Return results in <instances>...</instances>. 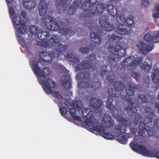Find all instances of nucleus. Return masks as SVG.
Instances as JSON below:
<instances>
[{"label":"nucleus","instance_id":"f257e3e1","mask_svg":"<svg viewBox=\"0 0 159 159\" xmlns=\"http://www.w3.org/2000/svg\"><path fill=\"white\" fill-rule=\"evenodd\" d=\"M98 2V0H88L84 2L81 7L83 12L79 15L78 17L83 21L82 23L92 31L90 34L91 40L95 43L101 44L102 42L101 36L96 34L98 27L92 21L87 18V17L90 18L95 14L96 11L94 9Z\"/></svg>","mask_w":159,"mask_h":159},{"label":"nucleus","instance_id":"f03ea898","mask_svg":"<svg viewBox=\"0 0 159 159\" xmlns=\"http://www.w3.org/2000/svg\"><path fill=\"white\" fill-rule=\"evenodd\" d=\"M114 89H111L109 90L108 93L109 96L107 98L106 102L107 108L115 111L116 110V107L112 104L113 101V97L117 98L121 95V91L125 89L126 94L129 96H132L134 94V90L138 89L137 85L134 83L130 82H128L125 85L123 84L121 81H118L114 84Z\"/></svg>","mask_w":159,"mask_h":159},{"label":"nucleus","instance_id":"7ed1b4c3","mask_svg":"<svg viewBox=\"0 0 159 159\" xmlns=\"http://www.w3.org/2000/svg\"><path fill=\"white\" fill-rule=\"evenodd\" d=\"M144 110L146 115L144 122L141 121L139 123L138 135L144 138L146 135L145 132H147V134L149 136L157 137V133L153 130L154 125L152 124V119L155 116L154 112L150 107H146Z\"/></svg>","mask_w":159,"mask_h":159},{"label":"nucleus","instance_id":"20e7f679","mask_svg":"<svg viewBox=\"0 0 159 159\" xmlns=\"http://www.w3.org/2000/svg\"><path fill=\"white\" fill-rule=\"evenodd\" d=\"M143 61V58L142 57H138L135 59L134 56H131L122 61L121 66L122 68L131 70L135 69L139 65L142 70L147 72L148 71L151 69V66L147 64L141 65V62Z\"/></svg>","mask_w":159,"mask_h":159},{"label":"nucleus","instance_id":"39448f33","mask_svg":"<svg viewBox=\"0 0 159 159\" xmlns=\"http://www.w3.org/2000/svg\"><path fill=\"white\" fill-rule=\"evenodd\" d=\"M55 20V19L49 15L45 16L42 19L43 22L49 30L54 31L59 30L61 34L66 36H71L75 34V32L70 30V28L60 29V26Z\"/></svg>","mask_w":159,"mask_h":159},{"label":"nucleus","instance_id":"423d86ee","mask_svg":"<svg viewBox=\"0 0 159 159\" xmlns=\"http://www.w3.org/2000/svg\"><path fill=\"white\" fill-rule=\"evenodd\" d=\"M108 39L110 41H116L115 44H110L108 47V51L113 54L123 57L126 54V49L120 45V41L122 39V38L120 36L112 34L109 35Z\"/></svg>","mask_w":159,"mask_h":159},{"label":"nucleus","instance_id":"0eeeda50","mask_svg":"<svg viewBox=\"0 0 159 159\" xmlns=\"http://www.w3.org/2000/svg\"><path fill=\"white\" fill-rule=\"evenodd\" d=\"M77 76L80 77V82L78 84L81 88H91L94 90L97 89L101 86V83L98 81L93 82L90 78V73L85 71L81 73H79Z\"/></svg>","mask_w":159,"mask_h":159},{"label":"nucleus","instance_id":"6e6552de","mask_svg":"<svg viewBox=\"0 0 159 159\" xmlns=\"http://www.w3.org/2000/svg\"><path fill=\"white\" fill-rule=\"evenodd\" d=\"M130 146L134 151L140 154L143 156L155 157L159 159V151H157L156 150H149L147 149L145 146L133 142L130 143Z\"/></svg>","mask_w":159,"mask_h":159},{"label":"nucleus","instance_id":"1a4fd4ad","mask_svg":"<svg viewBox=\"0 0 159 159\" xmlns=\"http://www.w3.org/2000/svg\"><path fill=\"white\" fill-rule=\"evenodd\" d=\"M40 83L44 91L47 93L52 94L54 98L63 100V97L58 91L53 92L52 88H54L56 87V83L52 79L49 78L47 81L41 80H40Z\"/></svg>","mask_w":159,"mask_h":159},{"label":"nucleus","instance_id":"9d476101","mask_svg":"<svg viewBox=\"0 0 159 159\" xmlns=\"http://www.w3.org/2000/svg\"><path fill=\"white\" fill-rule=\"evenodd\" d=\"M48 43L51 45L57 46V49L52 52L53 56L55 58H57L59 57L67 48V45L59 44L60 40L59 36L57 35H54L50 38Z\"/></svg>","mask_w":159,"mask_h":159},{"label":"nucleus","instance_id":"9b49d317","mask_svg":"<svg viewBox=\"0 0 159 159\" xmlns=\"http://www.w3.org/2000/svg\"><path fill=\"white\" fill-rule=\"evenodd\" d=\"M86 58L88 60H84L78 64L75 67L77 70H81L84 69L92 70H94L96 67V55L91 54L87 56Z\"/></svg>","mask_w":159,"mask_h":159},{"label":"nucleus","instance_id":"f8f14e48","mask_svg":"<svg viewBox=\"0 0 159 159\" xmlns=\"http://www.w3.org/2000/svg\"><path fill=\"white\" fill-rule=\"evenodd\" d=\"M32 68L35 75L41 77L39 80L40 84L41 80L47 81L48 79L46 80L47 76L49 75L50 72L49 71V69L48 67H44L43 70H41L39 66L38 62H36L32 66Z\"/></svg>","mask_w":159,"mask_h":159},{"label":"nucleus","instance_id":"ddd939ff","mask_svg":"<svg viewBox=\"0 0 159 159\" xmlns=\"http://www.w3.org/2000/svg\"><path fill=\"white\" fill-rule=\"evenodd\" d=\"M11 19L14 25H20V27L18 28L17 30L18 33L22 34H25L27 33V27L26 25V23L24 21L21 22L20 16L18 15H16L14 17H11Z\"/></svg>","mask_w":159,"mask_h":159},{"label":"nucleus","instance_id":"4468645a","mask_svg":"<svg viewBox=\"0 0 159 159\" xmlns=\"http://www.w3.org/2000/svg\"><path fill=\"white\" fill-rule=\"evenodd\" d=\"M91 129L94 132L100 134V135L107 139H111L113 138V135L110 133L106 132L105 127L99 125L98 122L97 124L93 125Z\"/></svg>","mask_w":159,"mask_h":159},{"label":"nucleus","instance_id":"2eb2a0df","mask_svg":"<svg viewBox=\"0 0 159 159\" xmlns=\"http://www.w3.org/2000/svg\"><path fill=\"white\" fill-rule=\"evenodd\" d=\"M89 110L88 108H84L82 110V112L83 116L86 118L84 121L85 124L89 126L91 129L92 126L94 124H97L98 121L93 117L92 112L91 111L88 112Z\"/></svg>","mask_w":159,"mask_h":159},{"label":"nucleus","instance_id":"dca6fc26","mask_svg":"<svg viewBox=\"0 0 159 159\" xmlns=\"http://www.w3.org/2000/svg\"><path fill=\"white\" fill-rule=\"evenodd\" d=\"M107 66L105 65H102L101 66V70L100 71V74L102 77L107 75L106 79L108 83H112L114 81L113 78H114V74L112 70L107 71Z\"/></svg>","mask_w":159,"mask_h":159},{"label":"nucleus","instance_id":"f3484780","mask_svg":"<svg viewBox=\"0 0 159 159\" xmlns=\"http://www.w3.org/2000/svg\"><path fill=\"white\" fill-rule=\"evenodd\" d=\"M123 98L124 100L128 102V105L129 106L124 108V112L125 111L127 114H129L136 113L137 111V109L136 107L133 106L134 103L131 98L127 96H125L123 97Z\"/></svg>","mask_w":159,"mask_h":159},{"label":"nucleus","instance_id":"a211bd4d","mask_svg":"<svg viewBox=\"0 0 159 159\" xmlns=\"http://www.w3.org/2000/svg\"><path fill=\"white\" fill-rule=\"evenodd\" d=\"M139 50L143 54H146L152 51L154 48V46L152 44L145 43L143 41H140L139 43L137 44Z\"/></svg>","mask_w":159,"mask_h":159},{"label":"nucleus","instance_id":"6ab92c4d","mask_svg":"<svg viewBox=\"0 0 159 159\" xmlns=\"http://www.w3.org/2000/svg\"><path fill=\"white\" fill-rule=\"evenodd\" d=\"M122 124H120L115 126V130L117 133L124 134L127 130L126 126H129L131 124V122L129 120L125 119Z\"/></svg>","mask_w":159,"mask_h":159},{"label":"nucleus","instance_id":"aec40b11","mask_svg":"<svg viewBox=\"0 0 159 159\" xmlns=\"http://www.w3.org/2000/svg\"><path fill=\"white\" fill-rule=\"evenodd\" d=\"M90 104L94 111L99 113L102 111L101 107L102 102L101 100L96 98H92L90 101Z\"/></svg>","mask_w":159,"mask_h":159},{"label":"nucleus","instance_id":"412c9836","mask_svg":"<svg viewBox=\"0 0 159 159\" xmlns=\"http://www.w3.org/2000/svg\"><path fill=\"white\" fill-rule=\"evenodd\" d=\"M99 23L106 31H110L114 29L113 25L110 24L107 20L105 16H102L99 19Z\"/></svg>","mask_w":159,"mask_h":159},{"label":"nucleus","instance_id":"4be33fe9","mask_svg":"<svg viewBox=\"0 0 159 159\" xmlns=\"http://www.w3.org/2000/svg\"><path fill=\"white\" fill-rule=\"evenodd\" d=\"M130 27L126 25L122 24L119 25L117 29L116 33L117 34L122 35H126L129 33Z\"/></svg>","mask_w":159,"mask_h":159},{"label":"nucleus","instance_id":"5701e85b","mask_svg":"<svg viewBox=\"0 0 159 159\" xmlns=\"http://www.w3.org/2000/svg\"><path fill=\"white\" fill-rule=\"evenodd\" d=\"M48 4L46 2V0H40L38 6L39 15L44 16L47 12Z\"/></svg>","mask_w":159,"mask_h":159},{"label":"nucleus","instance_id":"b1692460","mask_svg":"<svg viewBox=\"0 0 159 159\" xmlns=\"http://www.w3.org/2000/svg\"><path fill=\"white\" fill-rule=\"evenodd\" d=\"M61 84L63 89L66 90H69L71 86V83L69 76L65 75L61 78Z\"/></svg>","mask_w":159,"mask_h":159},{"label":"nucleus","instance_id":"393cba45","mask_svg":"<svg viewBox=\"0 0 159 159\" xmlns=\"http://www.w3.org/2000/svg\"><path fill=\"white\" fill-rule=\"evenodd\" d=\"M83 0H75L68 10V13L70 15H73L75 13L77 7L81 4Z\"/></svg>","mask_w":159,"mask_h":159},{"label":"nucleus","instance_id":"a878e982","mask_svg":"<svg viewBox=\"0 0 159 159\" xmlns=\"http://www.w3.org/2000/svg\"><path fill=\"white\" fill-rule=\"evenodd\" d=\"M159 30L156 35L152 36L149 34H146L144 36V39L146 41L153 43H157L159 42Z\"/></svg>","mask_w":159,"mask_h":159},{"label":"nucleus","instance_id":"bb28decb","mask_svg":"<svg viewBox=\"0 0 159 159\" xmlns=\"http://www.w3.org/2000/svg\"><path fill=\"white\" fill-rule=\"evenodd\" d=\"M23 4L24 7L28 10L35 8L36 4L35 0H23Z\"/></svg>","mask_w":159,"mask_h":159},{"label":"nucleus","instance_id":"cd10ccee","mask_svg":"<svg viewBox=\"0 0 159 159\" xmlns=\"http://www.w3.org/2000/svg\"><path fill=\"white\" fill-rule=\"evenodd\" d=\"M102 121L106 126L107 128L112 127L114 125V122L112 121L111 117L107 114L104 115Z\"/></svg>","mask_w":159,"mask_h":159},{"label":"nucleus","instance_id":"c85d7f7f","mask_svg":"<svg viewBox=\"0 0 159 159\" xmlns=\"http://www.w3.org/2000/svg\"><path fill=\"white\" fill-rule=\"evenodd\" d=\"M118 59L115 56L109 57L107 60V63L110 66L111 70L115 68L117 65Z\"/></svg>","mask_w":159,"mask_h":159},{"label":"nucleus","instance_id":"c756f323","mask_svg":"<svg viewBox=\"0 0 159 159\" xmlns=\"http://www.w3.org/2000/svg\"><path fill=\"white\" fill-rule=\"evenodd\" d=\"M153 82L159 86V70L155 69L151 75Z\"/></svg>","mask_w":159,"mask_h":159},{"label":"nucleus","instance_id":"7c9ffc66","mask_svg":"<svg viewBox=\"0 0 159 159\" xmlns=\"http://www.w3.org/2000/svg\"><path fill=\"white\" fill-rule=\"evenodd\" d=\"M65 57L67 59L75 64H77L80 61L78 58L72 53H67Z\"/></svg>","mask_w":159,"mask_h":159},{"label":"nucleus","instance_id":"2f4dec72","mask_svg":"<svg viewBox=\"0 0 159 159\" xmlns=\"http://www.w3.org/2000/svg\"><path fill=\"white\" fill-rule=\"evenodd\" d=\"M53 55L52 53V55L50 54H49L46 56L45 58H41L39 59V62L43 65H45L50 62L52 61Z\"/></svg>","mask_w":159,"mask_h":159},{"label":"nucleus","instance_id":"473e14b6","mask_svg":"<svg viewBox=\"0 0 159 159\" xmlns=\"http://www.w3.org/2000/svg\"><path fill=\"white\" fill-rule=\"evenodd\" d=\"M37 35L39 39L43 41L48 38L50 36V34L47 31H42L39 32Z\"/></svg>","mask_w":159,"mask_h":159},{"label":"nucleus","instance_id":"72a5a7b5","mask_svg":"<svg viewBox=\"0 0 159 159\" xmlns=\"http://www.w3.org/2000/svg\"><path fill=\"white\" fill-rule=\"evenodd\" d=\"M120 133H119V134L116 137V139L118 141L122 144H126L128 140V138L125 135Z\"/></svg>","mask_w":159,"mask_h":159},{"label":"nucleus","instance_id":"f704fd0d","mask_svg":"<svg viewBox=\"0 0 159 159\" xmlns=\"http://www.w3.org/2000/svg\"><path fill=\"white\" fill-rule=\"evenodd\" d=\"M69 112L72 116V118L75 120H77L79 121H81V117L79 116L75 115L76 110L74 108H70L69 109Z\"/></svg>","mask_w":159,"mask_h":159},{"label":"nucleus","instance_id":"c9c22d12","mask_svg":"<svg viewBox=\"0 0 159 159\" xmlns=\"http://www.w3.org/2000/svg\"><path fill=\"white\" fill-rule=\"evenodd\" d=\"M107 9L109 13L111 16H114L117 15L118 11L117 8L113 5H109L107 8Z\"/></svg>","mask_w":159,"mask_h":159},{"label":"nucleus","instance_id":"e433bc0d","mask_svg":"<svg viewBox=\"0 0 159 159\" xmlns=\"http://www.w3.org/2000/svg\"><path fill=\"white\" fill-rule=\"evenodd\" d=\"M95 8L97 9V11L100 14L102 13L105 9V5L102 3H100L98 4Z\"/></svg>","mask_w":159,"mask_h":159},{"label":"nucleus","instance_id":"4c0bfd02","mask_svg":"<svg viewBox=\"0 0 159 159\" xmlns=\"http://www.w3.org/2000/svg\"><path fill=\"white\" fill-rule=\"evenodd\" d=\"M90 46L82 47L80 48V50L82 53L87 54L89 53L90 51Z\"/></svg>","mask_w":159,"mask_h":159},{"label":"nucleus","instance_id":"58836bf2","mask_svg":"<svg viewBox=\"0 0 159 159\" xmlns=\"http://www.w3.org/2000/svg\"><path fill=\"white\" fill-rule=\"evenodd\" d=\"M142 116L140 114H137L135 115L134 124V125H137L141 120Z\"/></svg>","mask_w":159,"mask_h":159},{"label":"nucleus","instance_id":"ea45409f","mask_svg":"<svg viewBox=\"0 0 159 159\" xmlns=\"http://www.w3.org/2000/svg\"><path fill=\"white\" fill-rule=\"evenodd\" d=\"M134 23V17L132 16H130L128 18L126 19L124 23L131 26L133 25Z\"/></svg>","mask_w":159,"mask_h":159},{"label":"nucleus","instance_id":"a19ab883","mask_svg":"<svg viewBox=\"0 0 159 159\" xmlns=\"http://www.w3.org/2000/svg\"><path fill=\"white\" fill-rule=\"evenodd\" d=\"M138 99H140L142 103H146L148 102V100L145 96L142 93L138 94Z\"/></svg>","mask_w":159,"mask_h":159},{"label":"nucleus","instance_id":"79ce46f5","mask_svg":"<svg viewBox=\"0 0 159 159\" xmlns=\"http://www.w3.org/2000/svg\"><path fill=\"white\" fill-rule=\"evenodd\" d=\"M69 0H56V5L57 6H63L66 5Z\"/></svg>","mask_w":159,"mask_h":159},{"label":"nucleus","instance_id":"37998d69","mask_svg":"<svg viewBox=\"0 0 159 159\" xmlns=\"http://www.w3.org/2000/svg\"><path fill=\"white\" fill-rule=\"evenodd\" d=\"M49 53L45 51H43L41 52H40L39 53V61L38 62H39V59H40L41 58H43V57H44V58H45L46 57V56H47V55L49 54Z\"/></svg>","mask_w":159,"mask_h":159},{"label":"nucleus","instance_id":"c03bdc74","mask_svg":"<svg viewBox=\"0 0 159 159\" xmlns=\"http://www.w3.org/2000/svg\"><path fill=\"white\" fill-rule=\"evenodd\" d=\"M116 18L117 19H119L120 21L124 23L126 19L125 15L123 14H121L118 16L117 15Z\"/></svg>","mask_w":159,"mask_h":159},{"label":"nucleus","instance_id":"a18cd8bd","mask_svg":"<svg viewBox=\"0 0 159 159\" xmlns=\"http://www.w3.org/2000/svg\"><path fill=\"white\" fill-rule=\"evenodd\" d=\"M61 25L65 26L67 25L69 23L70 21L68 20L67 19L62 18L60 21Z\"/></svg>","mask_w":159,"mask_h":159},{"label":"nucleus","instance_id":"49530a36","mask_svg":"<svg viewBox=\"0 0 159 159\" xmlns=\"http://www.w3.org/2000/svg\"><path fill=\"white\" fill-rule=\"evenodd\" d=\"M9 12L10 16L11 17L14 16L15 14V11L14 8L13 7H9Z\"/></svg>","mask_w":159,"mask_h":159},{"label":"nucleus","instance_id":"de8ad7c7","mask_svg":"<svg viewBox=\"0 0 159 159\" xmlns=\"http://www.w3.org/2000/svg\"><path fill=\"white\" fill-rule=\"evenodd\" d=\"M59 111L62 116L66 115L67 112V109L63 107H61L59 108Z\"/></svg>","mask_w":159,"mask_h":159},{"label":"nucleus","instance_id":"09e8293b","mask_svg":"<svg viewBox=\"0 0 159 159\" xmlns=\"http://www.w3.org/2000/svg\"><path fill=\"white\" fill-rule=\"evenodd\" d=\"M132 76L136 80H138V78L140 76V74L139 72H132Z\"/></svg>","mask_w":159,"mask_h":159},{"label":"nucleus","instance_id":"8fccbe9b","mask_svg":"<svg viewBox=\"0 0 159 159\" xmlns=\"http://www.w3.org/2000/svg\"><path fill=\"white\" fill-rule=\"evenodd\" d=\"M30 32L32 35H35L38 31L37 29L34 26H32L30 28Z\"/></svg>","mask_w":159,"mask_h":159},{"label":"nucleus","instance_id":"3c124183","mask_svg":"<svg viewBox=\"0 0 159 159\" xmlns=\"http://www.w3.org/2000/svg\"><path fill=\"white\" fill-rule=\"evenodd\" d=\"M154 126L155 125L157 128L159 129V118H155L154 122Z\"/></svg>","mask_w":159,"mask_h":159},{"label":"nucleus","instance_id":"603ef678","mask_svg":"<svg viewBox=\"0 0 159 159\" xmlns=\"http://www.w3.org/2000/svg\"><path fill=\"white\" fill-rule=\"evenodd\" d=\"M73 106L76 109L78 110H80L81 108L79 105V103L78 102H75L73 103Z\"/></svg>","mask_w":159,"mask_h":159},{"label":"nucleus","instance_id":"864d4df0","mask_svg":"<svg viewBox=\"0 0 159 159\" xmlns=\"http://www.w3.org/2000/svg\"><path fill=\"white\" fill-rule=\"evenodd\" d=\"M116 119L122 123L125 119L122 116L118 115L116 117Z\"/></svg>","mask_w":159,"mask_h":159},{"label":"nucleus","instance_id":"5fc2aeb1","mask_svg":"<svg viewBox=\"0 0 159 159\" xmlns=\"http://www.w3.org/2000/svg\"><path fill=\"white\" fill-rule=\"evenodd\" d=\"M142 4L143 7H146L148 6L149 2L146 0H144L142 1Z\"/></svg>","mask_w":159,"mask_h":159},{"label":"nucleus","instance_id":"6e6d98bb","mask_svg":"<svg viewBox=\"0 0 159 159\" xmlns=\"http://www.w3.org/2000/svg\"><path fill=\"white\" fill-rule=\"evenodd\" d=\"M39 43L38 44L41 45V47H47L48 45V42L46 41H42Z\"/></svg>","mask_w":159,"mask_h":159},{"label":"nucleus","instance_id":"4d7b16f0","mask_svg":"<svg viewBox=\"0 0 159 159\" xmlns=\"http://www.w3.org/2000/svg\"><path fill=\"white\" fill-rule=\"evenodd\" d=\"M153 17L155 18H157L159 17V12H155L153 15Z\"/></svg>","mask_w":159,"mask_h":159},{"label":"nucleus","instance_id":"13d9d810","mask_svg":"<svg viewBox=\"0 0 159 159\" xmlns=\"http://www.w3.org/2000/svg\"><path fill=\"white\" fill-rule=\"evenodd\" d=\"M153 12H159V5H158L156 7L153 9Z\"/></svg>","mask_w":159,"mask_h":159},{"label":"nucleus","instance_id":"bf43d9fd","mask_svg":"<svg viewBox=\"0 0 159 159\" xmlns=\"http://www.w3.org/2000/svg\"><path fill=\"white\" fill-rule=\"evenodd\" d=\"M13 0H6L8 5H11L13 2Z\"/></svg>","mask_w":159,"mask_h":159},{"label":"nucleus","instance_id":"052dcab7","mask_svg":"<svg viewBox=\"0 0 159 159\" xmlns=\"http://www.w3.org/2000/svg\"><path fill=\"white\" fill-rule=\"evenodd\" d=\"M57 104H58V105L59 104H60L62 106V105H63V104H64L66 106H67V104H66L64 102V103H63V102H61V101H59L58 102H57Z\"/></svg>","mask_w":159,"mask_h":159},{"label":"nucleus","instance_id":"680f3d73","mask_svg":"<svg viewBox=\"0 0 159 159\" xmlns=\"http://www.w3.org/2000/svg\"><path fill=\"white\" fill-rule=\"evenodd\" d=\"M158 109H157V111H158V113H159V105H158Z\"/></svg>","mask_w":159,"mask_h":159},{"label":"nucleus","instance_id":"e2e57ef3","mask_svg":"<svg viewBox=\"0 0 159 159\" xmlns=\"http://www.w3.org/2000/svg\"><path fill=\"white\" fill-rule=\"evenodd\" d=\"M24 14H25V15H26V14L25 13H24V12H22V15H24Z\"/></svg>","mask_w":159,"mask_h":159},{"label":"nucleus","instance_id":"0e129e2a","mask_svg":"<svg viewBox=\"0 0 159 159\" xmlns=\"http://www.w3.org/2000/svg\"><path fill=\"white\" fill-rule=\"evenodd\" d=\"M97 32L98 33H99V31H97Z\"/></svg>","mask_w":159,"mask_h":159},{"label":"nucleus","instance_id":"69168bd1","mask_svg":"<svg viewBox=\"0 0 159 159\" xmlns=\"http://www.w3.org/2000/svg\"><path fill=\"white\" fill-rule=\"evenodd\" d=\"M54 102H56V100H54Z\"/></svg>","mask_w":159,"mask_h":159}]
</instances>
